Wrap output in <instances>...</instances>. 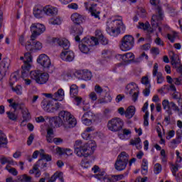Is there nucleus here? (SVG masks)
Segmentation results:
<instances>
[{"instance_id":"f257e3e1","label":"nucleus","mask_w":182,"mask_h":182,"mask_svg":"<svg viewBox=\"0 0 182 182\" xmlns=\"http://www.w3.org/2000/svg\"><path fill=\"white\" fill-rule=\"evenodd\" d=\"M47 120L50 125L42 126L41 129L47 131V141L48 143H54L57 145L63 143V140L60 138H53L55 137V134L53 133L52 126L54 125L55 127H64V129H72L77 124L76 118L68 111H61L58 117H54Z\"/></svg>"},{"instance_id":"f03ea898","label":"nucleus","mask_w":182,"mask_h":182,"mask_svg":"<svg viewBox=\"0 0 182 182\" xmlns=\"http://www.w3.org/2000/svg\"><path fill=\"white\" fill-rule=\"evenodd\" d=\"M159 4V1H151V4L153 6H155L157 9V14L152 16L151 20V24L152 26V28H150V23L146 22L144 23H139L138 28L139 29H143L144 31H146L148 33H153L155 31H157L164 36L167 32H170L167 34L166 38L171 42L172 43H174V41H176V38H178V33L172 31L171 28L168 26V25H164L162 27H160V25L161 23V21L164 19V15L163 14V11H161V7L160 6L157 5Z\"/></svg>"},{"instance_id":"7ed1b4c3","label":"nucleus","mask_w":182,"mask_h":182,"mask_svg":"<svg viewBox=\"0 0 182 182\" xmlns=\"http://www.w3.org/2000/svg\"><path fill=\"white\" fill-rule=\"evenodd\" d=\"M90 132H95V127H87L81 134L84 140H90L88 143L82 144V141L77 140L74 145V153L77 157H89L93 154L96 149V142L92 139H96L99 136V132L90 134Z\"/></svg>"},{"instance_id":"20e7f679","label":"nucleus","mask_w":182,"mask_h":182,"mask_svg":"<svg viewBox=\"0 0 182 182\" xmlns=\"http://www.w3.org/2000/svg\"><path fill=\"white\" fill-rule=\"evenodd\" d=\"M99 41L101 42L102 45H107L109 42L107 38L103 36L102 31L97 30L95 31V37L87 36L80 41L78 46L79 50L82 53H90L92 46L99 45Z\"/></svg>"},{"instance_id":"39448f33","label":"nucleus","mask_w":182,"mask_h":182,"mask_svg":"<svg viewBox=\"0 0 182 182\" xmlns=\"http://www.w3.org/2000/svg\"><path fill=\"white\" fill-rule=\"evenodd\" d=\"M106 32L110 36L116 38L126 32V25L123 23V17L114 16L107 18L106 21Z\"/></svg>"},{"instance_id":"423d86ee","label":"nucleus","mask_w":182,"mask_h":182,"mask_svg":"<svg viewBox=\"0 0 182 182\" xmlns=\"http://www.w3.org/2000/svg\"><path fill=\"white\" fill-rule=\"evenodd\" d=\"M63 99H65V90L60 88L58 92L53 95L55 103H53V100L49 101L48 99H43L41 102V107L46 112L53 113L60 108V104L58 102H58H62Z\"/></svg>"},{"instance_id":"0eeeda50","label":"nucleus","mask_w":182,"mask_h":182,"mask_svg":"<svg viewBox=\"0 0 182 182\" xmlns=\"http://www.w3.org/2000/svg\"><path fill=\"white\" fill-rule=\"evenodd\" d=\"M7 102L9 103V107H11L15 110V112H7L6 114L8 115V117L10 120H17L18 119V114H16V110L19 109L20 111L23 114V121L21 122V126H25L26 124V122L28 120H31V114H29V111L28 110V108L26 107L23 106L20 107L19 105L16 104L15 102H14V100L9 99L7 100Z\"/></svg>"},{"instance_id":"6e6552de","label":"nucleus","mask_w":182,"mask_h":182,"mask_svg":"<svg viewBox=\"0 0 182 182\" xmlns=\"http://www.w3.org/2000/svg\"><path fill=\"white\" fill-rule=\"evenodd\" d=\"M18 42L21 46L25 48L26 50L31 52V53L39 52L43 48V44L41 41H35V39H32V37L28 40V37L25 35L20 36Z\"/></svg>"},{"instance_id":"1a4fd4ad","label":"nucleus","mask_w":182,"mask_h":182,"mask_svg":"<svg viewBox=\"0 0 182 182\" xmlns=\"http://www.w3.org/2000/svg\"><path fill=\"white\" fill-rule=\"evenodd\" d=\"M29 76L32 80H35L38 85H46L49 80V74L43 73L39 70H31L29 73Z\"/></svg>"},{"instance_id":"9d476101","label":"nucleus","mask_w":182,"mask_h":182,"mask_svg":"<svg viewBox=\"0 0 182 182\" xmlns=\"http://www.w3.org/2000/svg\"><path fill=\"white\" fill-rule=\"evenodd\" d=\"M123 126H124V122H123V119L119 117L112 118V119L108 121V123L107 124L108 130H109L110 132H113L114 133L122 130Z\"/></svg>"},{"instance_id":"9b49d317","label":"nucleus","mask_w":182,"mask_h":182,"mask_svg":"<svg viewBox=\"0 0 182 182\" xmlns=\"http://www.w3.org/2000/svg\"><path fill=\"white\" fill-rule=\"evenodd\" d=\"M139 85L136 82H132L128 83L124 89L125 95L132 97V100L136 102L139 98Z\"/></svg>"},{"instance_id":"f8f14e48","label":"nucleus","mask_w":182,"mask_h":182,"mask_svg":"<svg viewBox=\"0 0 182 182\" xmlns=\"http://www.w3.org/2000/svg\"><path fill=\"white\" fill-rule=\"evenodd\" d=\"M132 48H134V38L132 35L124 36L119 45V49L122 52H127L132 50Z\"/></svg>"},{"instance_id":"ddd939ff","label":"nucleus","mask_w":182,"mask_h":182,"mask_svg":"<svg viewBox=\"0 0 182 182\" xmlns=\"http://www.w3.org/2000/svg\"><path fill=\"white\" fill-rule=\"evenodd\" d=\"M127 163H129V154L125 151L121 152L115 163L116 170L118 171L124 170L127 166Z\"/></svg>"},{"instance_id":"4468645a","label":"nucleus","mask_w":182,"mask_h":182,"mask_svg":"<svg viewBox=\"0 0 182 182\" xmlns=\"http://www.w3.org/2000/svg\"><path fill=\"white\" fill-rule=\"evenodd\" d=\"M30 31L31 32V39H36L38 36H41L46 31V26L43 23H34L30 26Z\"/></svg>"},{"instance_id":"2eb2a0df","label":"nucleus","mask_w":182,"mask_h":182,"mask_svg":"<svg viewBox=\"0 0 182 182\" xmlns=\"http://www.w3.org/2000/svg\"><path fill=\"white\" fill-rule=\"evenodd\" d=\"M36 62L39 66L43 68V69H50L52 66V60H50V58L45 53L40 54L36 59Z\"/></svg>"},{"instance_id":"dca6fc26","label":"nucleus","mask_w":182,"mask_h":182,"mask_svg":"<svg viewBox=\"0 0 182 182\" xmlns=\"http://www.w3.org/2000/svg\"><path fill=\"white\" fill-rule=\"evenodd\" d=\"M9 66H11V60L9 58H4L0 61V85L2 83V79L6 75Z\"/></svg>"},{"instance_id":"f3484780","label":"nucleus","mask_w":182,"mask_h":182,"mask_svg":"<svg viewBox=\"0 0 182 182\" xmlns=\"http://www.w3.org/2000/svg\"><path fill=\"white\" fill-rule=\"evenodd\" d=\"M40 157H41V159H39L38 161L35 164L33 168L29 171V174H33V173L39 168V163H43V160H46V161H52V156L45 154V150L43 149L40 150Z\"/></svg>"},{"instance_id":"a211bd4d","label":"nucleus","mask_w":182,"mask_h":182,"mask_svg":"<svg viewBox=\"0 0 182 182\" xmlns=\"http://www.w3.org/2000/svg\"><path fill=\"white\" fill-rule=\"evenodd\" d=\"M85 6L86 11L91 14V16H94L96 19H100V11L96 9V4H92L90 2H85Z\"/></svg>"},{"instance_id":"6ab92c4d","label":"nucleus","mask_w":182,"mask_h":182,"mask_svg":"<svg viewBox=\"0 0 182 182\" xmlns=\"http://www.w3.org/2000/svg\"><path fill=\"white\" fill-rule=\"evenodd\" d=\"M162 106L164 110L168 113V114H173V112H178V107L174 104V102H168V100H164L162 102Z\"/></svg>"},{"instance_id":"aec40b11","label":"nucleus","mask_w":182,"mask_h":182,"mask_svg":"<svg viewBox=\"0 0 182 182\" xmlns=\"http://www.w3.org/2000/svg\"><path fill=\"white\" fill-rule=\"evenodd\" d=\"M51 42L57 43L63 49H69L70 48V42L66 38H53Z\"/></svg>"},{"instance_id":"412c9836","label":"nucleus","mask_w":182,"mask_h":182,"mask_svg":"<svg viewBox=\"0 0 182 182\" xmlns=\"http://www.w3.org/2000/svg\"><path fill=\"white\" fill-rule=\"evenodd\" d=\"M43 12L47 16H56L59 14V9L52 5H47L43 8Z\"/></svg>"},{"instance_id":"4be33fe9","label":"nucleus","mask_w":182,"mask_h":182,"mask_svg":"<svg viewBox=\"0 0 182 182\" xmlns=\"http://www.w3.org/2000/svg\"><path fill=\"white\" fill-rule=\"evenodd\" d=\"M93 117H95L93 112H85L81 118V122L85 126H92L93 123Z\"/></svg>"},{"instance_id":"5701e85b","label":"nucleus","mask_w":182,"mask_h":182,"mask_svg":"<svg viewBox=\"0 0 182 182\" xmlns=\"http://www.w3.org/2000/svg\"><path fill=\"white\" fill-rule=\"evenodd\" d=\"M60 58L65 62H73L75 60V53L72 50H65L60 53Z\"/></svg>"},{"instance_id":"b1692460","label":"nucleus","mask_w":182,"mask_h":182,"mask_svg":"<svg viewBox=\"0 0 182 182\" xmlns=\"http://www.w3.org/2000/svg\"><path fill=\"white\" fill-rule=\"evenodd\" d=\"M152 75L154 77H156V82L159 85L164 82V77H163V74L159 72V64L155 63L154 65Z\"/></svg>"},{"instance_id":"393cba45","label":"nucleus","mask_w":182,"mask_h":182,"mask_svg":"<svg viewBox=\"0 0 182 182\" xmlns=\"http://www.w3.org/2000/svg\"><path fill=\"white\" fill-rule=\"evenodd\" d=\"M121 130L122 132L118 133V138L120 140H123L124 141H126V140H129L130 137H132V129L124 128Z\"/></svg>"},{"instance_id":"a878e982","label":"nucleus","mask_w":182,"mask_h":182,"mask_svg":"<svg viewBox=\"0 0 182 182\" xmlns=\"http://www.w3.org/2000/svg\"><path fill=\"white\" fill-rule=\"evenodd\" d=\"M55 151L58 156H67V157H69V156L73 155V151L69 148H60L58 146L55 149Z\"/></svg>"},{"instance_id":"bb28decb","label":"nucleus","mask_w":182,"mask_h":182,"mask_svg":"<svg viewBox=\"0 0 182 182\" xmlns=\"http://www.w3.org/2000/svg\"><path fill=\"white\" fill-rule=\"evenodd\" d=\"M70 19L75 25H80L85 22V18L78 13H73L71 14Z\"/></svg>"},{"instance_id":"cd10ccee","label":"nucleus","mask_w":182,"mask_h":182,"mask_svg":"<svg viewBox=\"0 0 182 182\" xmlns=\"http://www.w3.org/2000/svg\"><path fill=\"white\" fill-rule=\"evenodd\" d=\"M168 55L171 59V63L172 66H174L176 68L177 65H178V63H180V58L178 57V55L176 54L173 50L168 51Z\"/></svg>"},{"instance_id":"c85d7f7f","label":"nucleus","mask_w":182,"mask_h":182,"mask_svg":"<svg viewBox=\"0 0 182 182\" xmlns=\"http://www.w3.org/2000/svg\"><path fill=\"white\" fill-rule=\"evenodd\" d=\"M73 98H74V105H76V106H80V103L82 102L83 110H89V109H90V105L89 103H85V101H82V97L75 95Z\"/></svg>"},{"instance_id":"c756f323","label":"nucleus","mask_w":182,"mask_h":182,"mask_svg":"<svg viewBox=\"0 0 182 182\" xmlns=\"http://www.w3.org/2000/svg\"><path fill=\"white\" fill-rule=\"evenodd\" d=\"M83 27L81 26H79L76 28L75 31H71L72 35H74L75 40L76 42H80V35H83Z\"/></svg>"},{"instance_id":"7c9ffc66","label":"nucleus","mask_w":182,"mask_h":182,"mask_svg":"<svg viewBox=\"0 0 182 182\" xmlns=\"http://www.w3.org/2000/svg\"><path fill=\"white\" fill-rule=\"evenodd\" d=\"M21 77V75L19 74V71H16L13 73L11 76H10V80H9V85L10 86H14L18 80H19Z\"/></svg>"},{"instance_id":"2f4dec72","label":"nucleus","mask_w":182,"mask_h":182,"mask_svg":"<svg viewBox=\"0 0 182 182\" xmlns=\"http://www.w3.org/2000/svg\"><path fill=\"white\" fill-rule=\"evenodd\" d=\"M63 23V19L60 16L53 17L48 20L49 25H53L54 26H59Z\"/></svg>"},{"instance_id":"473e14b6","label":"nucleus","mask_w":182,"mask_h":182,"mask_svg":"<svg viewBox=\"0 0 182 182\" xmlns=\"http://www.w3.org/2000/svg\"><path fill=\"white\" fill-rule=\"evenodd\" d=\"M33 14L35 16V18H42L43 16V8H42V6H36L33 8Z\"/></svg>"},{"instance_id":"72a5a7b5","label":"nucleus","mask_w":182,"mask_h":182,"mask_svg":"<svg viewBox=\"0 0 182 182\" xmlns=\"http://www.w3.org/2000/svg\"><path fill=\"white\" fill-rule=\"evenodd\" d=\"M134 114H136V107L133 105L128 107L125 111V117L127 119H132Z\"/></svg>"},{"instance_id":"f704fd0d","label":"nucleus","mask_w":182,"mask_h":182,"mask_svg":"<svg viewBox=\"0 0 182 182\" xmlns=\"http://www.w3.org/2000/svg\"><path fill=\"white\" fill-rule=\"evenodd\" d=\"M134 54L133 53H127L124 54V62L125 63H132L133 62H137L136 60H134Z\"/></svg>"},{"instance_id":"c9c22d12","label":"nucleus","mask_w":182,"mask_h":182,"mask_svg":"<svg viewBox=\"0 0 182 182\" xmlns=\"http://www.w3.org/2000/svg\"><path fill=\"white\" fill-rule=\"evenodd\" d=\"M23 65L21 67V75H29V70L32 68V63H23Z\"/></svg>"},{"instance_id":"e433bc0d","label":"nucleus","mask_w":182,"mask_h":182,"mask_svg":"<svg viewBox=\"0 0 182 182\" xmlns=\"http://www.w3.org/2000/svg\"><path fill=\"white\" fill-rule=\"evenodd\" d=\"M20 60H23V63H32L33 62V58L32 54L29 52L24 53V57H20Z\"/></svg>"},{"instance_id":"4c0bfd02","label":"nucleus","mask_w":182,"mask_h":182,"mask_svg":"<svg viewBox=\"0 0 182 182\" xmlns=\"http://www.w3.org/2000/svg\"><path fill=\"white\" fill-rule=\"evenodd\" d=\"M58 178L60 181L63 182V173L59 171L55 172L48 182H55Z\"/></svg>"},{"instance_id":"58836bf2","label":"nucleus","mask_w":182,"mask_h":182,"mask_svg":"<svg viewBox=\"0 0 182 182\" xmlns=\"http://www.w3.org/2000/svg\"><path fill=\"white\" fill-rule=\"evenodd\" d=\"M92 77L93 75H92V72H90L89 70H84L81 80H85V82H89V80H92Z\"/></svg>"},{"instance_id":"ea45409f","label":"nucleus","mask_w":182,"mask_h":182,"mask_svg":"<svg viewBox=\"0 0 182 182\" xmlns=\"http://www.w3.org/2000/svg\"><path fill=\"white\" fill-rule=\"evenodd\" d=\"M79 93V87L77 85L73 84L70 86V97H75V96H77Z\"/></svg>"},{"instance_id":"a19ab883","label":"nucleus","mask_w":182,"mask_h":182,"mask_svg":"<svg viewBox=\"0 0 182 182\" xmlns=\"http://www.w3.org/2000/svg\"><path fill=\"white\" fill-rule=\"evenodd\" d=\"M149 172V161L147 159H143L141 165V174L146 176Z\"/></svg>"},{"instance_id":"79ce46f5","label":"nucleus","mask_w":182,"mask_h":182,"mask_svg":"<svg viewBox=\"0 0 182 182\" xmlns=\"http://www.w3.org/2000/svg\"><path fill=\"white\" fill-rule=\"evenodd\" d=\"M8 144V138L6 135L2 133V131H0V147H4Z\"/></svg>"},{"instance_id":"37998d69","label":"nucleus","mask_w":182,"mask_h":182,"mask_svg":"<svg viewBox=\"0 0 182 182\" xmlns=\"http://www.w3.org/2000/svg\"><path fill=\"white\" fill-rule=\"evenodd\" d=\"M32 178L26 174H23L17 177L18 182H31Z\"/></svg>"},{"instance_id":"c03bdc74","label":"nucleus","mask_w":182,"mask_h":182,"mask_svg":"<svg viewBox=\"0 0 182 182\" xmlns=\"http://www.w3.org/2000/svg\"><path fill=\"white\" fill-rule=\"evenodd\" d=\"M22 82L25 86H31L32 85V80L29 79V75H21Z\"/></svg>"},{"instance_id":"a18cd8bd","label":"nucleus","mask_w":182,"mask_h":182,"mask_svg":"<svg viewBox=\"0 0 182 182\" xmlns=\"http://www.w3.org/2000/svg\"><path fill=\"white\" fill-rule=\"evenodd\" d=\"M12 90L18 96H21V95H23V87L21 85H18L15 87H12Z\"/></svg>"},{"instance_id":"49530a36","label":"nucleus","mask_w":182,"mask_h":182,"mask_svg":"<svg viewBox=\"0 0 182 182\" xmlns=\"http://www.w3.org/2000/svg\"><path fill=\"white\" fill-rule=\"evenodd\" d=\"M109 102H112V96H110V94H109V93H107V95L105 97L101 98L97 100V102L100 104L109 103Z\"/></svg>"},{"instance_id":"de8ad7c7","label":"nucleus","mask_w":182,"mask_h":182,"mask_svg":"<svg viewBox=\"0 0 182 182\" xmlns=\"http://www.w3.org/2000/svg\"><path fill=\"white\" fill-rule=\"evenodd\" d=\"M80 166L82 168H89L92 166V162L86 159H83L81 161Z\"/></svg>"},{"instance_id":"09e8293b","label":"nucleus","mask_w":182,"mask_h":182,"mask_svg":"<svg viewBox=\"0 0 182 182\" xmlns=\"http://www.w3.org/2000/svg\"><path fill=\"white\" fill-rule=\"evenodd\" d=\"M85 70H76L74 73H73V76L75 77H77V79H80V80H82V77L83 76V72Z\"/></svg>"},{"instance_id":"8fccbe9b","label":"nucleus","mask_w":182,"mask_h":182,"mask_svg":"<svg viewBox=\"0 0 182 182\" xmlns=\"http://www.w3.org/2000/svg\"><path fill=\"white\" fill-rule=\"evenodd\" d=\"M161 170H163V168L160 164H156L154 166V174H160V173H161Z\"/></svg>"},{"instance_id":"3c124183","label":"nucleus","mask_w":182,"mask_h":182,"mask_svg":"<svg viewBox=\"0 0 182 182\" xmlns=\"http://www.w3.org/2000/svg\"><path fill=\"white\" fill-rule=\"evenodd\" d=\"M88 97L91 102H96L97 100V94L95 91H92L88 95Z\"/></svg>"},{"instance_id":"603ef678","label":"nucleus","mask_w":182,"mask_h":182,"mask_svg":"<svg viewBox=\"0 0 182 182\" xmlns=\"http://www.w3.org/2000/svg\"><path fill=\"white\" fill-rule=\"evenodd\" d=\"M161 159L164 164L167 163V155L166 154V151L164 149L161 150Z\"/></svg>"},{"instance_id":"864d4df0","label":"nucleus","mask_w":182,"mask_h":182,"mask_svg":"<svg viewBox=\"0 0 182 182\" xmlns=\"http://www.w3.org/2000/svg\"><path fill=\"white\" fill-rule=\"evenodd\" d=\"M5 170H7L12 176H16L18 174V170L15 168H9V166H6Z\"/></svg>"},{"instance_id":"5fc2aeb1","label":"nucleus","mask_w":182,"mask_h":182,"mask_svg":"<svg viewBox=\"0 0 182 182\" xmlns=\"http://www.w3.org/2000/svg\"><path fill=\"white\" fill-rule=\"evenodd\" d=\"M102 55L103 58H105V59H107V58H112L113 53L109 50H105L102 51Z\"/></svg>"},{"instance_id":"6e6d98bb","label":"nucleus","mask_w":182,"mask_h":182,"mask_svg":"<svg viewBox=\"0 0 182 182\" xmlns=\"http://www.w3.org/2000/svg\"><path fill=\"white\" fill-rule=\"evenodd\" d=\"M140 143H141V139L139 137H138L134 139H132L129 142V144L131 146H139Z\"/></svg>"},{"instance_id":"4d7b16f0","label":"nucleus","mask_w":182,"mask_h":182,"mask_svg":"<svg viewBox=\"0 0 182 182\" xmlns=\"http://www.w3.org/2000/svg\"><path fill=\"white\" fill-rule=\"evenodd\" d=\"M149 60V55L145 53H143L138 58H136V62H141V60Z\"/></svg>"},{"instance_id":"13d9d810","label":"nucleus","mask_w":182,"mask_h":182,"mask_svg":"<svg viewBox=\"0 0 182 182\" xmlns=\"http://www.w3.org/2000/svg\"><path fill=\"white\" fill-rule=\"evenodd\" d=\"M68 9H73L74 11H77L79 9V5L76 3H71L67 6Z\"/></svg>"},{"instance_id":"bf43d9fd","label":"nucleus","mask_w":182,"mask_h":182,"mask_svg":"<svg viewBox=\"0 0 182 182\" xmlns=\"http://www.w3.org/2000/svg\"><path fill=\"white\" fill-rule=\"evenodd\" d=\"M141 83L142 85L147 86V87H150V80H149V77L147 76L142 77Z\"/></svg>"},{"instance_id":"052dcab7","label":"nucleus","mask_w":182,"mask_h":182,"mask_svg":"<svg viewBox=\"0 0 182 182\" xmlns=\"http://www.w3.org/2000/svg\"><path fill=\"white\" fill-rule=\"evenodd\" d=\"M178 168H180V167L177 166V164H176V165H171V170L172 171L173 176H176V173H177V171H178Z\"/></svg>"},{"instance_id":"680f3d73","label":"nucleus","mask_w":182,"mask_h":182,"mask_svg":"<svg viewBox=\"0 0 182 182\" xmlns=\"http://www.w3.org/2000/svg\"><path fill=\"white\" fill-rule=\"evenodd\" d=\"M94 92L97 94V95H100L102 93H103V89L102 88V87H100L99 85H96L94 87Z\"/></svg>"},{"instance_id":"e2e57ef3","label":"nucleus","mask_w":182,"mask_h":182,"mask_svg":"<svg viewBox=\"0 0 182 182\" xmlns=\"http://www.w3.org/2000/svg\"><path fill=\"white\" fill-rule=\"evenodd\" d=\"M150 53L152 54L154 56H157V55H160V50L158 48H152L150 50Z\"/></svg>"},{"instance_id":"0e129e2a","label":"nucleus","mask_w":182,"mask_h":182,"mask_svg":"<svg viewBox=\"0 0 182 182\" xmlns=\"http://www.w3.org/2000/svg\"><path fill=\"white\" fill-rule=\"evenodd\" d=\"M138 15L141 18H144V16L146 15V10L143 8H139L138 9Z\"/></svg>"},{"instance_id":"69168bd1","label":"nucleus","mask_w":182,"mask_h":182,"mask_svg":"<svg viewBox=\"0 0 182 182\" xmlns=\"http://www.w3.org/2000/svg\"><path fill=\"white\" fill-rule=\"evenodd\" d=\"M149 112H146L145 115L144 116V126L147 127L149 126Z\"/></svg>"},{"instance_id":"338daca9","label":"nucleus","mask_w":182,"mask_h":182,"mask_svg":"<svg viewBox=\"0 0 182 182\" xmlns=\"http://www.w3.org/2000/svg\"><path fill=\"white\" fill-rule=\"evenodd\" d=\"M173 83L176 86H180V85H182V77L173 78Z\"/></svg>"},{"instance_id":"774afa93","label":"nucleus","mask_w":182,"mask_h":182,"mask_svg":"<svg viewBox=\"0 0 182 182\" xmlns=\"http://www.w3.org/2000/svg\"><path fill=\"white\" fill-rule=\"evenodd\" d=\"M146 181H147V177L141 178L139 176L138 178H136L134 182H146Z\"/></svg>"}]
</instances>
